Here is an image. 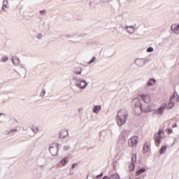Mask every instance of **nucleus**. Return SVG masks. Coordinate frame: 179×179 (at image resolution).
I'll list each match as a JSON object with an SVG mask.
<instances>
[{
	"label": "nucleus",
	"mask_w": 179,
	"mask_h": 179,
	"mask_svg": "<svg viewBox=\"0 0 179 179\" xmlns=\"http://www.w3.org/2000/svg\"><path fill=\"white\" fill-rule=\"evenodd\" d=\"M178 139H179V135L178 136V138H177Z\"/></svg>",
	"instance_id": "nucleus-48"
},
{
	"label": "nucleus",
	"mask_w": 179,
	"mask_h": 179,
	"mask_svg": "<svg viewBox=\"0 0 179 179\" xmlns=\"http://www.w3.org/2000/svg\"><path fill=\"white\" fill-rule=\"evenodd\" d=\"M166 150H167V147L162 146L160 151H159V155H163V154L166 153Z\"/></svg>",
	"instance_id": "nucleus-23"
},
{
	"label": "nucleus",
	"mask_w": 179,
	"mask_h": 179,
	"mask_svg": "<svg viewBox=\"0 0 179 179\" xmlns=\"http://www.w3.org/2000/svg\"><path fill=\"white\" fill-rule=\"evenodd\" d=\"M56 149L59 151V149H61V144L57 143V147H56Z\"/></svg>",
	"instance_id": "nucleus-35"
},
{
	"label": "nucleus",
	"mask_w": 179,
	"mask_h": 179,
	"mask_svg": "<svg viewBox=\"0 0 179 179\" xmlns=\"http://www.w3.org/2000/svg\"><path fill=\"white\" fill-rule=\"evenodd\" d=\"M124 30L127 31V33H129V34H134L135 33V27L134 26H126L124 27Z\"/></svg>",
	"instance_id": "nucleus-12"
},
{
	"label": "nucleus",
	"mask_w": 179,
	"mask_h": 179,
	"mask_svg": "<svg viewBox=\"0 0 179 179\" xmlns=\"http://www.w3.org/2000/svg\"><path fill=\"white\" fill-rule=\"evenodd\" d=\"M49 152L51 153L52 156H58V150L57 149V147L52 145L50 146Z\"/></svg>",
	"instance_id": "nucleus-11"
},
{
	"label": "nucleus",
	"mask_w": 179,
	"mask_h": 179,
	"mask_svg": "<svg viewBox=\"0 0 179 179\" xmlns=\"http://www.w3.org/2000/svg\"><path fill=\"white\" fill-rule=\"evenodd\" d=\"M69 149H71V146L70 145H65L63 148V150H64V151L69 150Z\"/></svg>",
	"instance_id": "nucleus-30"
},
{
	"label": "nucleus",
	"mask_w": 179,
	"mask_h": 179,
	"mask_svg": "<svg viewBox=\"0 0 179 179\" xmlns=\"http://www.w3.org/2000/svg\"><path fill=\"white\" fill-rule=\"evenodd\" d=\"M96 59H97V58L96 57H92L91 60L88 62V65H92V64H93V62H96Z\"/></svg>",
	"instance_id": "nucleus-26"
},
{
	"label": "nucleus",
	"mask_w": 179,
	"mask_h": 179,
	"mask_svg": "<svg viewBox=\"0 0 179 179\" xmlns=\"http://www.w3.org/2000/svg\"><path fill=\"white\" fill-rule=\"evenodd\" d=\"M135 163H136V154H133L131 157V163L129 166L130 171H134L135 170Z\"/></svg>",
	"instance_id": "nucleus-8"
},
{
	"label": "nucleus",
	"mask_w": 179,
	"mask_h": 179,
	"mask_svg": "<svg viewBox=\"0 0 179 179\" xmlns=\"http://www.w3.org/2000/svg\"><path fill=\"white\" fill-rule=\"evenodd\" d=\"M103 177V173H101L100 175L96 176V178H101Z\"/></svg>",
	"instance_id": "nucleus-38"
},
{
	"label": "nucleus",
	"mask_w": 179,
	"mask_h": 179,
	"mask_svg": "<svg viewBox=\"0 0 179 179\" xmlns=\"http://www.w3.org/2000/svg\"><path fill=\"white\" fill-rule=\"evenodd\" d=\"M171 30L175 33V34H179V24H175L171 25Z\"/></svg>",
	"instance_id": "nucleus-15"
},
{
	"label": "nucleus",
	"mask_w": 179,
	"mask_h": 179,
	"mask_svg": "<svg viewBox=\"0 0 179 179\" xmlns=\"http://www.w3.org/2000/svg\"><path fill=\"white\" fill-rule=\"evenodd\" d=\"M12 62L15 65V66H18V65H20V59H19L17 57H12Z\"/></svg>",
	"instance_id": "nucleus-16"
},
{
	"label": "nucleus",
	"mask_w": 179,
	"mask_h": 179,
	"mask_svg": "<svg viewBox=\"0 0 179 179\" xmlns=\"http://www.w3.org/2000/svg\"><path fill=\"white\" fill-rule=\"evenodd\" d=\"M136 179H142V178H137Z\"/></svg>",
	"instance_id": "nucleus-47"
},
{
	"label": "nucleus",
	"mask_w": 179,
	"mask_h": 179,
	"mask_svg": "<svg viewBox=\"0 0 179 179\" xmlns=\"http://www.w3.org/2000/svg\"><path fill=\"white\" fill-rule=\"evenodd\" d=\"M103 179H109V178H108V176H105V177H103Z\"/></svg>",
	"instance_id": "nucleus-45"
},
{
	"label": "nucleus",
	"mask_w": 179,
	"mask_h": 179,
	"mask_svg": "<svg viewBox=\"0 0 179 179\" xmlns=\"http://www.w3.org/2000/svg\"><path fill=\"white\" fill-rule=\"evenodd\" d=\"M148 52H153V48L150 47L147 49Z\"/></svg>",
	"instance_id": "nucleus-32"
},
{
	"label": "nucleus",
	"mask_w": 179,
	"mask_h": 179,
	"mask_svg": "<svg viewBox=\"0 0 179 179\" xmlns=\"http://www.w3.org/2000/svg\"><path fill=\"white\" fill-rule=\"evenodd\" d=\"M2 115H3V113H0V117H1Z\"/></svg>",
	"instance_id": "nucleus-46"
},
{
	"label": "nucleus",
	"mask_w": 179,
	"mask_h": 179,
	"mask_svg": "<svg viewBox=\"0 0 179 179\" xmlns=\"http://www.w3.org/2000/svg\"><path fill=\"white\" fill-rule=\"evenodd\" d=\"M45 96V90H43L40 94V97H42L44 99V96Z\"/></svg>",
	"instance_id": "nucleus-28"
},
{
	"label": "nucleus",
	"mask_w": 179,
	"mask_h": 179,
	"mask_svg": "<svg viewBox=\"0 0 179 179\" xmlns=\"http://www.w3.org/2000/svg\"><path fill=\"white\" fill-rule=\"evenodd\" d=\"M127 120H128V110L127 109H121L117 112V124L119 127H122L124 124H127Z\"/></svg>",
	"instance_id": "nucleus-2"
},
{
	"label": "nucleus",
	"mask_w": 179,
	"mask_h": 179,
	"mask_svg": "<svg viewBox=\"0 0 179 179\" xmlns=\"http://www.w3.org/2000/svg\"><path fill=\"white\" fill-rule=\"evenodd\" d=\"M143 113H148L149 110H146L145 109H142V106H134L133 108V113L134 115H141L142 112Z\"/></svg>",
	"instance_id": "nucleus-5"
},
{
	"label": "nucleus",
	"mask_w": 179,
	"mask_h": 179,
	"mask_svg": "<svg viewBox=\"0 0 179 179\" xmlns=\"http://www.w3.org/2000/svg\"><path fill=\"white\" fill-rule=\"evenodd\" d=\"M128 144L130 148H136L138 145V136L131 137L128 140Z\"/></svg>",
	"instance_id": "nucleus-6"
},
{
	"label": "nucleus",
	"mask_w": 179,
	"mask_h": 179,
	"mask_svg": "<svg viewBox=\"0 0 179 179\" xmlns=\"http://www.w3.org/2000/svg\"><path fill=\"white\" fill-rule=\"evenodd\" d=\"M162 135H164V131L162 129H159L158 132L154 135V141L157 144V146L159 148V145L162 143Z\"/></svg>",
	"instance_id": "nucleus-3"
},
{
	"label": "nucleus",
	"mask_w": 179,
	"mask_h": 179,
	"mask_svg": "<svg viewBox=\"0 0 179 179\" xmlns=\"http://www.w3.org/2000/svg\"><path fill=\"white\" fill-rule=\"evenodd\" d=\"M32 131L34 134H37V132H38V128L34 127V129H32Z\"/></svg>",
	"instance_id": "nucleus-31"
},
{
	"label": "nucleus",
	"mask_w": 179,
	"mask_h": 179,
	"mask_svg": "<svg viewBox=\"0 0 179 179\" xmlns=\"http://www.w3.org/2000/svg\"><path fill=\"white\" fill-rule=\"evenodd\" d=\"M166 132L167 134H173V130L171 129H166Z\"/></svg>",
	"instance_id": "nucleus-34"
},
{
	"label": "nucleus",
	"mask_w": 179,
	"mask_h": 179,
	"mask_svg": "<svg viewBox=\"0 0 179 179\" xmlns=\"http://www.w3.org/2000/svg\"><path fill=\"white\" fill-rule=\"evenodd\" d=\"M68 135H69V133H68V130L62 129L60 131L59 137L61 138V139H65V138H66Z\"/></svg>",
	"instance_id": "nucleus-14"
},
{
	"label": "nucleus",
	"mask_w": 179,
	"mask_h": 179,
	"mask_svg": "<svg viewBox=\"0 0 179 179\" xmlns=\"http://www.w3.org/2000/svg\"><path fill=\"white\" fill-rule=\"evenodd\" d=\"M69 162V160L68 159V157L63 158L62 160V166H65Z\"/></svg>",
	"instance_id": "nucleus-24"
},
{
	"label": "nucleus",
	"mask_w": 179,
	"mask_h": 179,
	"mask_svg": "<svg viewBox=\"0 0 179 179\" xmlns=\"http://www.w3.org/2000/svg\"><path fill=\"white\" fill-rule=\"evenodd\" d=\"M17 131V129H16L10 130L7 133H6V135H11L12 136H13V135H15V132H16Z\"/></svg>",
	"instance_id": "nucleus-20"
},
{
	"label": "nucleus",
	"mask_w": 179,
	"mask_h": 179,
	"mask_svg": "<svg viewBox=\"0 0 179 179\" xmlns=\"http://www.w3.org/2000/svg\"><path fill=\"white\" fill-rule=\"evenodd\" d=\"M109 179H120V178L118 173H114L110 176Z\"/></svg>",
	"instance_id": "nucleus-22"
},
{
	"label": "nucleus",
	"mask_w": 179,
	"mask_h": 179,
	"mask_svg": "<svg viewBox=\"0 0 179 179\" xmlns=\"http://www.w3.org/2000/svg\"><path fill=\"white\" fill-rule=\"evenodd\" d=\"M43 35L41 33H38L36 35V38H38V40H41V38H43Z\"/></svg>",
	"instance_id": "nucleus-27"
},
{
	"label": "nucleus",
	"mask_w": 179,
	"mask_h": 179,
	"mask_svg": "<svg viewBox=\"0 0 179 179\" xmlns=\"http://www.w3.org/2000/svg\"><path fill=\"white\" fill-rule=\"evenodd\" d=\"M176 104V100L173 98H171L168 104H166V110H170L174 107Z\"/></svg>",
	"instance_id": "nucleus-13"
},
{
	"label": "nucleus",
	"mask_w": 179,
	"mask_h": 179,
	"mask_svg": "<svg viewBox=\"0 0 179 179\" xmlns=\"http://www.w3.org/2000/svg\"><path fill=\"white\" fill-rule=\"evenodd\" d=\"M82 67L77 66L74 69V72L73 73V80H75V85L77 87L80 89H86L87 87V83L86 80L82 79Z\"/></svg>",
	"instance_id": "nucleus-1"
},
{
	"label": "nucleus",
	"mask_w": 179,
	"mask_h": 179,
	"mask_svg": "<svg viewBox=\"0 0 179 179\" xmlns=\"http://www.w3.org/2000/svg\"><path fill=\"white\" fill-rule=\"evenodd\" d=\"M125 142H127V140H125V138H122V143H125Z\"/></svg>",
	"instance_id": "nucleus-39"
},
{
	"label": "nucleus",
	"mask_w": 179,
	"mask_h": 179,
	"mask_svg": "<svg viewBox=\"0 0 179 179\" xmlns=\"http://www.w3.org/2000/svg\"><path fill=\"white\" fill-rule=\"evenodd\" d=\"M132 101L134 107H142V103H141V98L139 96L134 98Z\"/></svg>",
	"instance_id": "nucleus-10"
},
{
	"label": "nucleus",
	"mask_w": 179,
	"mask_h": 179,
	"mask_svg": "<svg viewBox=\"0 0 179 179\" xmlns=\"http://www.w3.org/2000/svg\"><path fill=\"white\" fill-rule=\"evenodd\" d=\"M1 9H3V10H4V12H6V10H5V6H2Z\"/></svg>",
	"instance_id": "nucleus-43"
},
{
	"label": "nucleus",
	"mask_w": 179,
	"mask_h": 179,
	"mask_svg": "<svg viewBox=\"0 0 179 179\" xmlns=\"http://www.w3.org/2000/svg\"><path fill=\"white\" fill-rule=\"evenodd\" d=\"M172 128H177V124H173V125H172Z\"/></svg>",
	"instance_id": "nucleus-41"
},
{
	"label": "nucleus",
	"mask_w": 179,
	"mask_h": 179,
	"mask_svg": "<svg viewBox=\"0 0 179 179\" xmlns=\"http://www.w3.org/2000/svg\"><path fill=\"white\" fill-rule=\"evenodd\" d=\"M3 6H4L5 8H8V0L3 1Z\"/></svg>",
	"instance_id": "nucleus-29"
},
{
	"label": "nucleus",
	"mask_w": 179,
	"mask_h": 179,
	"mask_svg": "<svg viewBox=\"0 0 179 179\" xmlns=\"http://www.w3.org/2000/svg\"><path fill=\"white\" fill-rule=\"evenodd\" d=\"M177 143V138H175L174 141H173V145Z\"/></svg>",
	"instance_id": "nucleus-44"
},
{
	"label": "nucleus",
	"mask_w": 179,
	"mask_h": 179,
	"mask_svg": "<svg viewBox=\"0 0 179 179\" xmlns=\"http://www.w3.org/2000/svg\"><path fill=\"white\" fill-rule=\"evenodd\" d=\"M1 101L2 103H5V101H5V99H4V98H3V99H1Z\"/></svg>",
	"instance_id": "nucleus-42"
},
{
	"label": "nucleus",
	"mask_w": 179,
	"mask_h": 179,
	"mask_svg": "<svg viewBox=\"0 0 179 179\" xmlns=\"http://www.w3.org/2000/svg\"><path fill=\"white\" fill-rule=\"evenodd\" d=\"M21 68H22L23 69H26V65L24 64H20Z\"/></svg>",
	"instance_id": "nucleus-40"
},
{
	"label": "nucleus",
	"mask_w": 179,
	"mask_h": 179,
	"mask_svg": "<svg viewBox=\"0 0 179 179\" xmlns=\"http://www.w3.org/2000/svg\"><path fill=\"white\" fill-rule=\"evenodd\" d=\"M164 109L167 110V103H162L159 108L155 110V114H158L159 115H163L164 114Z\"/></svg>",
	"instance_id": "nucleus-4"
},
{
	"label": "nucleus",
	"mask_w": 179,
	"mask_h": 179,
	"mask_svg": "<svg viewBox=\"0 0 179 179\" xmlns=\"http://www.w3.org/2000/svg\"><path fill=\"white\" fill-rule=\"evenodd\" d=\"M146 171V169L143 168L136 171V176H139L141 174H143Z\"/></svg>",
	"instance_id": "nucleus-19"
},
{
	"label": "nucleus",
	"mask_w": 179,
	"mask_h": 179,
	"mask_svg": "<svg viewBox=\"0 0 179 179\" xmlns=\"http://www.w3.org/2000/svg\"><path fill=\"white\" fill-rule=\"evenodd\" d=\"M2 61H3V62H6V61H8V57H6V56L3 57Z\"/></svg>",
	"instance_id": "nucleus-33"
},
{
	"label": "nucleus",
	"mask_w": 179,
	"mask_h": 179,
	"mask_svg": "<svg viewBox=\"0 0 179 179\" xmlns=\"http://www.w3.org/2000/svg\"><path fill=\"white\" fill-rule=\"evenodd\" d=\"M40 13L42 15V16H44L45 15V10H41Z\"/></svg>",
	"instance_id": "nucleus-37"
},
{
	"label": "nucleus",
	"mask_w": 179,
	"mask_h": 179,
	"mask_svg": "<svg viewBox=\"0 0 179 179\" xmlns=\"http://www.w3.org/2000/svg\"><path fill=\"white\" fill-rule=\"evenodd\" d=\"M149 152V145L145 144L144 145L143 149V153H148Z\"/></svg>",
	"instance_id": "nucleus-21"
},
{
	"label": "nucleus",
	"mask_w": 179,
	"mask_h": 179,
	"mask_svg": "<svg viewBox=\"0 0 179 179\" xmlns=\"http://www.w3.org/2000/svg\"><path fill=\"white\" fill-rule=\"evenodd\" d=\"M129 179H131V178H129Z\"/></svg>",
	"instance_id": "nucleus-49"
},
{
	"label": "nucleus",
	"mask_w": 179,
	"mask_h": 179,
	"mask_svg": "<svg viewBox=\"0 0 179 179\" xmlns=\"http://www.w3.org/2000/svg\"><path fill=\"white\" fill-rule=\"evenodd\" d=\"M138 96L140 97L141 100H143V101H144V103H145L146 104H149V103H150V94H142L138 95Z\"/></svg>",
	"instance_id": "nucleus-9"
},
{
	"label": "nucleus",
	"mask_w": 179,
	"mask_h": 179,
	"mask_svg": "<svg viewBox=\"0 0 179 179\" xmlns=\"http://www.w3.org/2000/svg\"><path fill=\"white\" fill-rule=\"evenodd\" d=\"M156 84V80L151 78L149 80V81L147 83L148 86H153Z\"/></svg>",
	"instance_id": "nucleus-18"
},
{
	"label": "nucleus",
	"mask_w": 179,
	"mask_h": 179,
	"mask_svg": "<svg viewBox=\"0 0 179 179\" xmlns=\"http://www.w3.org/2000/svg\"><path fill=\"white\" fill-rule=\"evenodd\" d=\"M178 98H179L178 94H177V93L175 92L173 93V95L171 99H173V100H175L176 101H178Z\"/></svg>",
	"instance_id": "nucleus-25"
},
{
	"label": "nucleus",
	"mask_w": 179,
	"mask_h": 179,
	"mask_svg": "<svg viewBox=\"0 0 179 179\" xmlns=\"http://www.w3.org/2000/svg\"><path fill=\"white\" fill-rule=\"evenodd\" d=\"M147 62H149V59H136L134 61V63L137 66H145V64H147Z\"/></svg>",
	"instance_id": "nucleus-7"
},
{
	"label": "nucleus",
	"mask_w": 179,
	"mask_h": 179,
	"mask_svg": "<svg viewBox=\"0 0 179 179\" xmlns=\"http://www.w3.org/2000/svg\"><path fill=\"white\" fill-rule=\"evenodd\" d=\"M75 167H78V164H73L71 169L73 170V169H75Z\"/></svg>",
	"instance_id": "nucleus-36"
},
{
	"label": "nucleus",
	"mask_w": 179,
	"mask_h": 179,
	"mask_svg": "<svg viewBox=\"0 0 179 179\" xmlns=\"http://www.w3.org/2000/svg\"><path fill=\"white\" fill-rule=\"evenodd\" d=\"M101 106H94V108H93V113H95V114H99V113L101 111Z\"/></svg>",
	"instance_id": "nucleus-17"
}]
</instances>
